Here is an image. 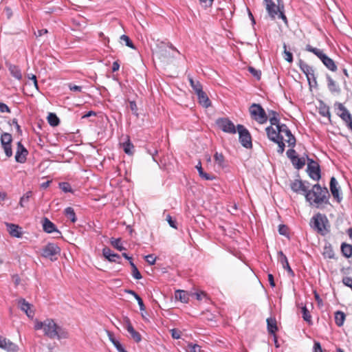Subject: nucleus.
<instances>
[{
	"mask_svg": "<svg viewBox=\"0 0 352 352\" xmlns=\"http://www.w3.org/2000/svg\"><path fill=\"white\" fill-rule=\"evenodd\" d=\"M0 348L8 351L14 352L18 350V346L10 340L0 336Z\"/></svg>",
	"mask_w": 352,
	"mask_h": 352,
	"instance_id": "nucleus-19",
	"label": "nucleus"
},
{
	"mask_svg": "<svg viewBox=\"0 0 352 352\" xmlns=\"http://www.w3.org/2000/svg\"><path fill=\"white\" fill-rule=\"evenodd\" d=\"M328 224L329 221L326 215L320 213L314 215L310 221V226L322 235H324L329 232L327 228Z\"/></svg>",
	"mask_w": 352,
	"mask_h": 352,
	"instance_id": "nucleus-5",
	"label": "nucleus"
},
{
	"mask_svg": "<svg viewBox=\"0 0 352 352\" xmlns=\"http://www.w3.org/2000/svg\"><path fill=\"white\" fill-rule=\"evenodd\" d=\"M324 254L326 255L329 258H334L335 254L331 246L325 247Z\"/></svg>",
	"mask_w": 352,
	"mask_h": 352,
	"instance_id": "nucleus-53",
	"label": "nucleus"
},
{
	"mask_svg": "<svg viewBox=\"0 0 352 352\" xmlns=\"http://www.w3.org/2000/svg\"><path fill=\"white\" fill-rule=\"evenodd\" d=\"M175 297L177 300L185 303L188 302L189 300L188 294L184 290H177L175 292Z\"/></svg>",
	"mask_w": 352,
	"mask_h": 352,
	"instance_id": "nucleus-32",
	"label": "nucleus"
},
{
	"mask_svg": "<svg viewBox=\"0 0 352 352\" xmlns=\"http://www.w3.org/2000/svg\"><path fill=\"white\" fill-rule=\"evenodd\" d=\"M102 254L110 262L121 263V256L118 254L113 253L108 247L102 249Z\"/></svg>",
	"mask_w": 352,
	"mask_h": 352,
	"instance_id": "nucleus-17",
	"label": "nucleus"
},
{
	"mask_svg": "<svg viewBox=\"0 0 352 352\" xmlns=\"http://www.w3.org/2000/svg\"><path fill=\"white\" fill-rule=\"evenodd\" d=\"M28 151L23 145L21 141L16 144V152L15 155V160L19 163H24L26 161Z\"/></svg>",
	"mask_w": 352,
	"mask_h": 352,
	"instance_id": "nucleus-15",
	"label": "nucleus"
},
{
	"mask_svg": "<svg viewBox=\"0 0 352 352\" xmlns=\"http://www.w3.org/2000/svg\"><path fill=\"white\" fill-rule=\"evenodd\" d=\"M199 102L204 107H208L210 106L211 102L206 94L203 91V89L199 90L197 94Z\"/></svg>",
	"mask_w": 352,
	"mask_h": 352,
	"instance_id": "nucleus-24",
	"label": "nucleus"
},
{
	"mask_svg": "<svg viewBox=\"0 0 352 352\" xmlns=\"http://www.w3.org/2000/svg\"><path fill=\"white\" fill-rule=\"evenodd\" d=\"M1 146L8 157H10L12 155V148L11 144L1 143Z\"/></svg>",
	"mask_w": 352,
	"mask_h": 352,
	"instance_id": "nucleus-46",
	"label": "nucleus"
},
{
	"mask_svg": "<svg viewBox=\"0 0 352 352\" xmlns=\"http://www.w3.org/2000/svg\"><path fill=\"white\" fill-rule=\"evenodd\" d=\"M166 220L170 227L173 228H177L176 221L174 220L170 214H168L166 216Z\"/></svg>",
	"mask_w": 352,
	"mask_h": 352,
	"instance_id": "nucleus-60",
	"label": "nucleus"
},
{
	"mask_svg": "<svg viewBox=\"0 0 352 352\" xmlns=\"http://www.w3.org/2000/svg\"><path fill=\"white\" fill-rule=\"evenodd\" d=\"M340 250L344 257L349 258L352 256V245L346 243H342L341 244Z\"/></svg>",
	"mask_w": 352,
	"mask_h": 352,
	"instance_id": "nucleus-29",
	"label": "nucleus"
},
{
	"mask_svg": "<svg viewBox=\"0 0 352 352\" xmlns=\"http://www.w3.org/2000/svg\"><path fill=\"white\" fill-rule=\"evenodd\" d=\"M0 111L1 113H5V112L10 113V109L6 104H5L3 102H0Z\"/></svg>",
	"mask_w": 352,
	"mask_h": 352,
	"instance_id": "nucleus-64",
	"label": "nucleus"
},
{
	"mask_svg": "<svg viewBox=\"0 0 352 352\" xmlns=\"http://www.w3.org/2000/svg\"><path fill=\"white\" fill-rule=\"evenodd\" d=\"M120 38L121 41H124L125 43V45L127 47H130L131 49H135V47L134 44L133 43L132 41L131 40V38L128 36H126L125 34H123V35H122L120 36Z\"/></svg>",
	"mask_w": 352,
	"mask_h": 352,
	"instance_id": "nucleus-49",
	"label": "nucleus"
},
{
	"mask_svg": "<svg viewBox=\"0 0 352 352\" xmlns=\"http://www.w3.org/2000/svg\"><path fill=\"white\" fill-rule=\"evenodd\" d=\"M69 88L71 91L76 92H81L82 89V87L81 86H78L72 84L69 85Z\"/></svg>",
	"mask_w": 352,
	"mask_h": 352,
	"instance_id": "nucleus-62",
	"label": "nucleus"
},
{
	"mask_svg": "<svg viewBox=\"0 0 352 352\" xmlns=\"http://www.w3.org/2000/svg\"><path fill=\"white\" fill-rule=\"evenodd\" d=\"M129 108L131 111H132L133 114L135 116H138V107L136 104V102L134 100L129 101Z\"/></svg>",
	"mask_w": 352,
	"mask_h": 352,
	"instance_id": "nucleus-55",
	"label": "nucleus"
},
{
	"mask_svg": "<svg viewBox=\"0 0 352 352\" xmlns=\"http://www.w3.org/2000/svg\"><path fill=\"white\" fill-rule=\"evenodd\" d=\"M121 146L126 154L132 155L134 153V146L129 136H126V140L121 144Z\"/></svg>",
	"mask_w": 352,
	"mask_h": 352,
	"instance_id": "nucleus-27",
	"label": "nucleus"
},
{
	"mask_svg": "<svg viewBox=\"0 0 352 352\" xmlns=\"http://www.w3.org/2000/svg\"><path fill=\"white\" fill-rule=\"evenodd\" d=\"M60 248L56 243H48L42 248L41 256L50 259L52 261H55L60 256Z\"/></svg>",
	"mask_w": 352,
	"mask_h": 352,
	"instance_id": "nucleus-6",
	"label": "nucleus"
},
{
	"mask_svg": "<svg viewBox=\"0 0 352 352\" xmlns=\"http://www.w3.org/2000/svg\"><path fill=\"white\" fill-rule=\"evenodd\" d=\"M59 188L64 192H73V190L72 188V186L68 182H60L59 183Z\"/></svg>",
	"mask_w": 352,
	"mask_h": 352,
	"instance_id": "nucleus-47",
	"label": "nucleus"
},
{
	"mask_svg": "<svg viewBox=\"0 0 352 352\" xmlns=\"http://www.w3.org/2000/svg\"><path fill=\"white\" fill-rule=\"evenodd\" d=\"M236 129L239 135V142L246 148L252 147V136L248 130L242 124H238Z\"/></svg>",
	"mask_w": 352,
	"mask_h": 352,
	"instance_id": "nucleus-8",
	"label": "nucleus"
},
{
	"mask_svg": "<svg viewBox=\"0 0 352 352\" xmlns=\"http://www.w3.org/2000/svg\"><path fill=\"white\" fill-rule=\"evenodd\" d=\"M319 113L323 117H327L330 118L331 113L329 111V108L324 104H322L319 108Z\"/></svg>",
	"mask_w": 352,
	"mask_h": 352,
	"instance_id": "nucleus-42",
	"label": "nucleus"
},
{
	"mask_svg": "<svg viewBox=\"0 0 352 352\" xmlns=\"http://www.w3.org/2000/svg\"><path fill=\"white\" fill-rule=\"evenodd\" d=\"M214 159L216 163H217L221 167H224V161L225 158L222 153H219L218 152H216L214 155Z\"/></svg>",
	"mask_w": 352,
	"mask_h": 352,
	"instance_id": "nucleus-43",
	"label": "nucleus"
},
{
	"mask_svg": "<svg viewBox=\"0 0 352 352\" xmlns=\"http://www.w3.org/2000/svg\"><path fill=\"white\" fill-rule=\"evenodd\" d=\"M306 158L308 161L307 171L309 176L312 179L318 181L321 177L320 165L314 160L309 158L308 155H306Z\"/></svg>",
	"mask_w": 352,
	"mask_h": 352,
	"instance_id": "nucleus-9",
	"label": "nucleus"
},
{
	"mask_svg": "<svg viewBox=\"0 0 352 352\" xmlns=\"http://www.w3.org/2000/svg\"><path fill=\"white\" fill-rule=\"evenodd\" d=\"M131 336V338L137 343H139L142 340V336L140 333L135 330L133 327H129V330L127 331Z\"/></svg>",
	"mask_w": 352,
	"mask_h": 352,
	"instance_id": "nucleus-39",
	"label": "nucleus"
},
{
	"mask_svg": "<svg viewBox=\"0 0 352 352\" xmlns=\"http://www.w3.org/2000/svg\"><path fill=\"white\" fill-rule=\"evenodd\" d=\"M5 224L7 231L11 236L16 238H21L22 236L23 233L19 226L11 223H6Z\"/></svg>",
	"mask_w": 352,
	"mask_h": 352,
	"instance_id": "nucleus-18",
	"label": "nucleus"
},
{
	"mask_svg": "<svg viewBox=\"0 0 352 352\" xmlns=\"http://www.w3.org/2000/svg\"><path fill=\"white\" fill-rule=\"evenodd\" d=\"M19 308L23 311L29 318H32L34 312L31 309V304L28 302L24 298H19L18 300Z\"/></svg>",
	"mask_w": 352,
	"mask_h": 352,
	"instance_id": "nucleus-20",
	"label": "nucleus"
},
{
	"mask_svg": "<svg viewBox=\"0 0 352 352\" xmlns=\"http://www.w3.org/2000/svg\"><path fill=\"white\" fill-rule=\"evenodd\" d=\"M302 314L304 320L307 322L309 324H312L311 316L306 306L302 307Z\"/></svg>",
	"mask_w": 352,
	"mask_h": 352,
	"instance_id": "nucleus-44",
	"label": "nucleus"
},
{
	"mask_svg": "<svg viewBox=\"0 0 352 352\" xmlns=\"http://www.w3.org/2000/svg\"><path fill=\"white\" fill-rule=\"evenodd\" d=\"M189 82L196 94L199 91V90L202 89V85L199 81H195L192 78H189Z\"/></svg>",
	"mask_w": 352,
	"mask_h": 352,
	"instance_id": "nucleus-45",
	"label": "nucleus"
},
{
	"mask_svg": "<svg viewBox=\"0 0 352 352\" xmlns=\"http://www.w3.org/2000/svg\"><path fill=\"white\" fill-rule=\"evenodd\" d=\"M145 260L149 265H153L155 263L156 258L153 254H148L145 256Z\"/></svg>",
	"mask_w": 352,
	"mask_h": 352,
	"instance_id": "nucleus-58",
	"label": "nucleus"
},
{
	"mask_svg": "<svg viewBox=\"0 0 352 352\" xmlns=\"http://www.w3.org/2000/svg\"><path fill=\"white\" fill-rule=\"evenodd\" d=\"M44 334L51 339L58 340L67 339L69 338L68 331L62 327L58 325L52 319L44 320Z\"/></svg>",
	"mask_w": 352,
	"mask_h": 352,
	"instance_id": "nucleus-2",
	"label": "nucleus"
},
{
	"mask_svg": "<svg viewBox=\"0 0 352 352\" xmlns=\"http://www.w3.org/2000/svg\"><path fill=\"white\" fill-rule=\"evenodd\" d=\"M270 122L272 126L274 125L276 127L280 124L279 119V113L274 110L269 111Z\"/></svg>",
	"mask_w": 352,
	"mask_h": 352,
	"instance_id": "nucleus-30",
	"label": "nucleus"
},
{
	"mask_svg": "<svg viewBox=\"0 0 352 352\" xmlns=\"http://www.w3.org/2000/svg\"><path fill=\"white\" fill-rule=\"evenodd\" d=\"M278 4L276 5L273 0H263L266 10L272 19H275L280 10L284 8V5H280L278 0Z\"/></svg>",
	"mask_w": 352,
	"mask_h": 352,
	"instance_id": "nucleus-11",
	"label": "nucleus"
},
{
	"mask_svg": "<svg viewBox=\"0 0 352 352\" xmlns=\"http://www.w3.org/2000/svg\"><path fill=\"white\" fill-rule=\"evenodd\" d=\"M32 196V192L31 190H29L26 192L20 199L19 201V206L21 208H25L27 206L28 203L30 201V198Z\"/></svg>",
	"mask_w": 352,
	"mask_h": 352,
	"instance_id": "nucleus-34",
	"label": "nucleus"
},
{
	"mask_svg": "<svg viewBox=\"0 0 352 352\" xmlns=\"http://www.w3.org/2000/svg\"><path fill=\"white\" fill-rule=\"evenodd\" d=\"M330 194L327 187H322L319 184H314L305 195L306 201L310 205L320 208L322 204H330Z\"/></svg>",
	"mask_w": 352,
	"mask_h": 352,
	"instance_id": "nucleus-1",
	"label": "nucleus"
},
{
	"mask_svg": "<svg viewBox=\"0 0 352 352\" xmlns=\"http://www.w3.org/2000/svg\"><path fill=\"white\" fill-rule=\"evenodd\" d=\"M132 276L134 278L139 280L142 278L140 272H139L138 267L132 270Z\"/></svg>",
	"mask_w": 352,
	"mask_h": 352,
	"instance_id": "nucleus-61",
	"label": "nucleus"
},
{
	"mask_svg": "<svg viewBox=\"0 0 352 352\" xmlns=\"http://www.w3.org/2000/svg\"><path fill=\"white\" fill-rule=\"evenodd\" d=\"M274 142L278 144V148L277 152L279 154H283L285 151V143L283 142V137H281L280 138L278 139Z\"/></svg>",
	"mask_w": 352,
	"mask_h": 352,
	"instance_id": "nucleus-50",
	"label": "nucleus"
},
{
	"mask_svg": "<svg viewBox=\"0 0 352 352\" xmlns=\"http://www.w3.org/2000/svg\"><path fill=\"white\" fill-rule=\"evenodd\" d=\"M305 50L314 53L317 57H318L328 69L331 72L337 71L338 67L335 61L324 54L321 50L313 47L310 45H307Z\"/></svg>",
	"mask_w": 352,
	"mask_h": 352,
	"instance_id": "nucleus-4",
	"label": "nucleus"
},
{
	"mask_svg": "<svg viewBox=\"0 0 352 352\" xmlns=\"http://www.w3.org/2000/svg\"><path fill=\"white\" fill-rule=\"evenodd\" d=\"M336 105L338 106V110L340 111V113L338 112L337 114L345 123L352 119L351 113L342 103L336 102Z\"/></svg>",
	"mask_w": 352,
	"mask_h": 352,
	"instance_id": "nucleus-21",
	"label": "nucleus"
},
{
	"mask_svg": "<svg viewBox=\"0 0 352 352\" xmlns=\"http://www.w3.org/2000/svg\"><path fill=\"white\" fill-rule=\"evenodd\" d=\"M309 183L308 182H303L301 179H295L290 184L291 189L296 192L302 194L305 196L308 189L309 186L307 184H309Z\"/></svg>",
	"mask_w": 352,
	"mask_h": 352,
	"instance_id": "nucleus-12",
	"label": "nucleus"
},
{
	"mask_svg": "<svg viewBox=\"0 0 352 352\" xmlns=\"http://www.w3.org/2000/svg\"><path fill=\"white\" fill-rule=\"evenodd\" d=\"M267 329L270 334L275 336L278 331L277 322L274 318H268L267 319Z\"/></svg>",
	"mask_w": 352,
	"mask_h": 352,
	"instance_id": "nucleus-26",
	"label": "nucleus"
},
{
	"mask_svg": "<svg viewBox=\"0 0 352 352\" xmlns=\"http://www.w3.org/2000/svg\"><path fill=\"white\" fill-rule=\"evenodd\" d=\"M171 336L174 339H179L181 337V331L177 329H173L170 330Z\"/></svg>",
	"mask_w": 352,
	"mask_h": 352,
	"instance_id": "nucleus-59",
	"label": "nucleus"
},
{
	"mask_svg": "<svg viewBox=\"0 0 352 352\" xmlns=\"http://www.w3.org/2000/svg\"><path fill=\"white\" fill-rule=\"evenodd\" d=\"M278 254L279 256V261L282 264L283 267L287 270L288 274L290 276L294 277L295 274L289 264L287 256L283 254L282 251H279Z\"/></svg>",
	"mask_w": 352,
	"mask_h": 352,
	"instance_id": "nucleus-23",
	"label": "nucleus"
},
{
	"mask_svg": "<svg viewBox=\"0 0 352 352\" xmlns=\"http://www.w3.org/2000/svg\"><path fill=\"white\" fill-rule=\"evenodd\" d=\"M65 217L69 219L72 223H75L77 221L76 213L72 207H67L64 210Z\"/></svg>",
	"mask_w": 352,
	"mask_h": 352,
	"instance_id": "nucleus-33",
	"label": "nucleus"
},
{
	"mask_svg": "<svg viewBox=\"0 0 352 352\" xmlns=\"http://www.w3.org/2000/svg\"><path fill=\"white\" fill-rule=\"evenodd\" d=\"M186 352H201V347L193 343H188L186 347Z\"/></svg>",
	"mask_w": 352,
	"mask_h": 352,
	"instance_id": "nucleus-41",
	"label": "nucleus"
},
{
	"mask_svg": "<svg viewBox=\"0 0 352 352\" xmlns=\"http://www.w3.org/2000/svg\"><path fill=\"white\" fill-rule=\"evenodd\" d=\"M12 137L10 133H3L1 135V143L12 144Z\"/></svg>",
	"mask_w": 352,
	"mask_h": 352,
	"instance_id": "nucleus-48",
	"label": "nucleus"
},
{
	"mask_svg": "<svg viewBox=\"0 0 352 352\" xmlns=\"http://www.w3.org/2000/svg\"><path fill=\"white\" fill-rule=\"evenodd\" d=\"M342 282L345 286L351 288L352 290V278L351 277H349V276L343 277Z\"/></svg>",
	"mask_w": 352,
	"mask_h": 352,
	"instance_id": "nucleus-57",
	"label": "nucleus"
},
{
	"mask_svg": "<svg viewBox=\"0 0 352 352\" xmlns=\"http://www.w3.org/2000/svg\"><path fill=\"white\" fill-rule=\"evenodd\" d=\"M111 244L113 248H115L116 249H117L119 251L126 250V248L124 246H122V245L121 243L120 238H118V239L111 238Z\"/></svg>",
	"mask_w": 352,
	"mask_h": 352,
	"instance_id": "nucleus-40",
	"label": "nucleus"
},
{
	"mask_svg": "<svg viewBox=\"0 0 352 352\" xmlns=\"http://www.w3.org/2000/svg\"><path fill=\"white\" fill-rule=\"evenodd\" d=\"M276 16H278V19H281L285 23H287V19L284 13V8L280 9Z\"/></svg>",
	"mask_w": 352,
	"mask_h": 352,
	"instance_id": "nucleus-63",
	"label": "nucleus"
},
{
	"mask_svg": "<svg viewBox=\"0 0 352 352\" xmlns=\"http://www.w3.org/2000/svg\"><path fill=\"white\" fill-rule=\"evenodd\" d=\"M298 65L301 69V71L306 75L307 80L311 85V80L316 83V79L314 75V68L304 62L302 60L300 59L298 61Z\"/></svg>",
	"mask_w": 352,
	"mask_h": 352,
	"instance_id": "nucleus-13",
	"label": "nucleus"
},
{
	"mask_svg": "<svg viewBox=\"0 0 352 352\" xmlns=\"http://www.w3.org/2000/svg\"><path fill=\"white\" fill-rule=\"evenodd\" d=\"M278 232L280 235L287 236L288 234V227L284 224L279 225Z\"/></svg>",
	"mask_w": 352,
	"mask_h": 352,
	"instance_id": "nucleus-54",
	"label": "nucleus"
},
{
	"mask_svg": "<svg viewBox=\"0 0 352 352\" xmlns=\"http://www.w3.org/2000/svg\"><path fill=\"white\" fill-rule=\"evenodd\" d=\"M345 314L341 311H337L335 313V322L338 327H342L345 320Z\"/></svg>",
	"mask_w": 352,
	"mask_h": 352,
	"instance_id": "nucleus-35",
	"label": "nucleus"
},
{
	"mask_svg": "<svg viewBox=\"0 0 352 352\" xmlns=\"http://www.w3.org/2000/svg\"><path fill=\"white\" fill-rule=\"evenodd\" d=\"M9 71L11 75L14 77L17 80H21L22 78V74L19 67L16 65H11L9 67Z\"/></svg>",
	"mask_w": 352,
	"mask_h": 352,
	"instance_id": "nucleus-36",
	"label": "nucleus"
},
{
	"mask_svg": "<svg viewBox=\"0 0 352 352\" xmlns=\"http://www.w3.org/2000/svg\"><path fill=\"white\" fill-rule=\"evenodd\" d=\"M283 48H284V58L285 60H287V62L289 63H292L293 61V55L292 54V52H290L289 51H288L287 50V45L285 43H284L283 45Z\"/></svg>",
	"mask_w": 352,
	"mask_h": 352,
	"instance_id": "nucleus-51",
	"label": "nucleus"
},
{
	"mask_svg": "<svg viewBox=\"0 0 352 352\" xmlns=\"http://www.w3.org/2000/svg\"><path fill=\"white\" fill-rule=\"evenodd\" d=\"M248 71L250 73L256 78V80H260L261 76V72L260 70H257L253 67H249Z\"/></svg>",
	"mask_w": 352,
	"mask_h": 352,
	"instance_id": "nucleus-52",
	"label": "nucleus"
},
{
	"mask_svg": "<svg viewBox=\"0 0 352 352\" xmlns=\"http://www.w3.org/2000/svg\"><path fill=\"white\" fill-rule=\"evenodd\" d=\"M171 51L178 52L177 49L173 47L172 44L157 41L154 53L158 58L162 60H165L171 57H173Z\"/></svg>",
	"mask_w": 352,
	"mask_h": 352,
	"instance_id": "nucleus-3",
	"label": "nucleus"
},
{
	"mask_svg": "<svg viewBox=\"0 0 352 352\" xmlns=\"http://www.w3.org/2000/svg\"><path fill=\"white\" fill-rule=\"evenodd\" d=\"M195 167L199 173V175L205 180H213L215 179L214 176L204 171L201 162H199L198 164Z\"/></svg>",
	"mask_w": 352,
	"mask_h": 352,
	"instance_id": "nucleus-31",
	"label": "nucleus"
},
{
	"mask_svg": "<svg viewBox=\"0 0 352 352\" xmlns=\"http://www.w3.org/2000/svg\"><path fill=\"white\" fill-rule=\"evenodd\" d=\"M277 131H279L280 134L281 133H284L285 135L287 137V140L286 142L288 144V146L294 148L296 145V140L294 135L292 133L290 129L285 124H280L276 127Z\"/></svg>",
	"mask_w": 352,
	"mask_h": 352,
	"instance_id": "nucleus-14",
	"label": "nucleus"
},
{
	"mask_svg": "<svg viewBox=\"0 0 352 352\" xmlns=\"http://www.w3.org/2000/svg\"><path fill=\"white\" fill-rule=\"evenodd\" d=\"M249 111L251 117L259 124H264L267 121V116L261 104L253 103L250 107Z\"/></svg>",
	"mask_w": 352,
	"mask_h": 352,
	"instance_id": "nucleus-7",
	"label": "nucleus"
},
{
	"mask_svg": "<svg viewBox=\"0 0 352 352\" xmlns=\"http://www.w3.org/2000/svg\"><path fill=\"white\" fill-rule=\"evenodd\" d=\"M306 160L305 157H298L297 155L295 158V160H293L292 162V164L293 166L298 170H300L303 168V166L305 165Z\"/></svg>",
	"mask_w": 352,
	"mask_h": 352,
	"instance_id": "nucleus-37",
	"label": "nucleus"
},
{
	"mask_svg": "<svg viewBox=\"0 0 352 352\" xmlns=\"http://www.w3.org/2000/svg\"><path fill=\"white\" fill-rule=\"evenodd\" d=\"M217 126L223 132L234 134L236 131V126L234 123L226 118H220L216 120Z\"/></svg>",
	"mask_w": 352,
	"mask_h": 352,
	"instance_id": "nucleus-10",
	"label": "nucleus"
},
{
	"mask_svg": "<svg viewBox=\"0 0 352 352\" xmlns=\"http://www.w3.org/2000/svg\"><path fill=\"white\" fill-rule=\"evenodd\" d=\"M47 121L50 126H56L60 123V120L54 113H50L47 116Z\"/></svg>",
	"mask_w": 352,
	"mask_h": 352,
	"instance_id": "nucleus-38",
	"label": "nucleus"
},
{
	"mask_svg": "<svg viewBox=\"0 0 352 352\" xmlns=\"http://www.w3.org/2000/svg\"><path fill=\"white\" fill-rule=\"evenodd\" d=\"M286 154H287V157L291 160V162L293 160H295V158L296 157V152L294 149L291 148V149L287 150Z\"/></svg>",
	"mask_w": 352,
	"mask_h": 352,
	"instance_id": "nucleus-56",
	"label": "nucleus"
},
{
	"mask_svg": "<svg viewBox=\"0 0 352 352\" xmlns=\"http://www.w3.org/2000/svg\"><path fill=\"white\" fill-rule=\"evenodd\" d=\"M265 131L267 138L272 142H276V140L283 137L281 135H280L279 131H276L272 125L266 127Z\"/></svg>",
	"mask_w": 352,
	"mask_h": 352,
	"instance_id": "nucleus-25",
	"label": "nucleus"
},
{
	"mask_svg": "<svg viewBox=\"0 0 352 352\" xmlns=\"http://www.w3.org/2000/svg\"><path fill=\"white\" fill-rule=\"evenodd\" d=\"M43 229L47 233H52L56 232L60 234V232L57 230L56 225L52 222L48 218L44 217L42 221Z\"/></svg>",
	"mask_w": 352,
	"mask_h": 352,
	"instance_id": "nucleus-22",
	"label": "nucleus"
},
{
	"mask_svg": "<svg viewBox=\"0 0 352 352\" xmlns=\"http://www.w3.org/2000/svg\"><path fill=\"white\" fill-rule=\"evenodd\" d=\"M327 87L331 93H340V89L329 75H327Z\"/></svg>",
	"mask_w": 352,
	"mask_h": 352,
	"instance_id": "nucleus-28",
	"label": "nucleus"
},
{
	"mask_svg": "<svg viewBox=\"0 0 352 352\" xmlns=\"http://www.w3.org/2000/svg\"><path fill=\"white\" fill-rule=\"evenodd\" d=\"M329 188L333 198L336 199L338 203H340L342 199V197L339 193L340 187L338 186V182L334 177H332L330 179Z\"/></svg>",
	"mask_w": 352,
	"mask_h": 352,
	"instance_id": "nucleus-16",
	"label": "nucleus"
}]
</instances>
